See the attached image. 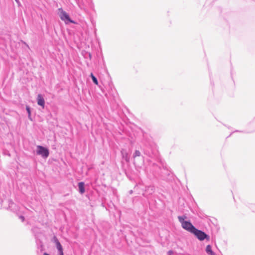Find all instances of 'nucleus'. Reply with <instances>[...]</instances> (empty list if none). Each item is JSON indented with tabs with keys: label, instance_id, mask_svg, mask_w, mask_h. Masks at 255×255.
Returning <instances> with one entry per match:
<instances>
[{
	"label": "nucleus",
	"instance_id": "obj_1",
	"mask_svg": "<svg viewBox=\"0 0 255 255\" xmlns=\"http://www.w3.org/2000/svg\"><path fill=\"white\" fill-rule=\"evenodd\" d=\"M186 217L185 216H178V219L181 224L182 227L185 230L192 233L195 230L196 228L192 224L190 221H185Z\"/></svg>",
	"mask_w": 255,
	"mask_h": 255
},
{
	"label": "nucleus",
	"instance_id": "obj_2",
	"mask_svg": "<svg viewBox=\"0 0 255 255\" xmlns=\"http://www.w3.org/2000/svg\"><path fill=\"white\" fill-rule=\"evenodd\" d=\"M134 163L136 166L141 167L144 162V157L141 155L140 152L136 150L133 154Z\"/></svg>",
	"mask_w": 255,
	"mask_h": 255
},
{
	"label": "nucleus",
	"instance_id": "obj_3",
	"mask_svg": "<svg viewBox=\"0 0 255 255\" xmlns=\"http://www.w3.org/2000/svg\"><path fill=\"white\" fill-rule=\"evenodd\" d=\"M147 162L148 164L144 167L145 172L146 174H154L158 168V165L155 163H152L150 160H148Z\"/></svg>",
	"mask_w": 255,
	"mask_h": 255
},
{
	"label": "nucleus",
	"instance_id": "obj_4",
	"mask_svg": "<svg viewBox=\"0 0 255 255\" xmlns=\"http://www.w3.org/2000/svg\"><path fill=\"white\" fill-rule=\"evenodd\" d=\"M58 11L59 16L61 19L64 21L66 24L68 23H75L74 21L70 18L69 14L66 11L63 10L62 8H58Z\"/></svg>",
	"mask_w": 255,
	"mask_h": 255
},
{
	"label": "nucleus",
	"instance_id": "obj_5",
	"mask_svg": "<svg viewBox=\"0 0 255 255\" xmlns=\"http://www.w3.org/2000/svg\"><path fill=\"white\" fill-rule=\"evenodd\" d=\"M192 234L199 240L201 241L206 240L207 241L210 240V236L206 234L204 232L195 229Z\"/></svg>",
	"mask_w": 255,
	"mask_h": 255
},
{
	"label": "nucleus",
	"instance_id": "obj_6",
	"mask_svg": "<svg viewBox=\"0 0 255 255\" xmlns=\"http://www.w3.org/2000/svg\"><path fill=\"white\" fill-rule=\"evenodd\" d=\"M37 154L41 155L43 158H47L49 156V152L47 148L41 145L37 146Z\"/></svg>",
	"mask_w": 255,
	"mask_h": 255
},
{
	"label": "nucleus",
	"instance_id": "obj_7",
	"mask_svg": "<svg viewBox=\"0 0 255 255\" xmlns=\"http://www.w3.org/2000/svg\"><path fill=\"white\" fill-rule=\"evenodd\" d=\"M37 100L38 105L41 106L42 108H44L45 105V100L42 95H38Z\"/></svg>",
	"mask_w": 255,
	"mask_h": 255
},
{
	"label": "nucleus",
	"instance_id": "obj_8",
	"mask_svg": "<svg viewBox=\"0 0 255 255\" xmlns=\"http://www.w3.org/2000/svg\"><path fill=\"white\" fill-rule=\"evenodd\" d=\"M54 242L55 243L57 249L58 251V253L62 252H63L62 246L56 237H54Z\"/></svg>",
	"mask_w": 255,
	"mask_h": 255
},
{
	"label": "nucleus",
	"instance_id": "obj_9",
	"mask_svg": "<svg viewBox=\"0 0 255 255\" xmlns=\"http://www.w3.org/2000/svg\"><path fill=\"white\" fill-rule=\"evenodd\" d=\"M31 231L35 238H38L39 237V234H41L40 229L36 227H33L31 229Z\"/></svg>",
	"mask_w": 255,
	"mask_h": 255
},
{
	"label": "nucleus",
	"instance_id": "obj_10",
	"mask_svg": "<svg viewBox=\"0 0 255 255\" xmlns=\"http://www.w3.org/2000/svg\"><path fill=\"white\" fill-rule=\"evenodd\" d=\"M90 76L92 78L93 83L95 85H97L101 89V90L103 91V92L104 93V91L103 90L102 87H101V85H100L99 84V82H98V79H97V78L94 75V74L92 73H91Z\"/></svg>",
	"mask_w": 255,
	"mask_h": 255
},
{
	"label": "nucleus",
	"instance_id": "obj_11",
	"mask_svg": "<svg viewBox=\"0 0 255 255\" xmlns=\"http://www.w3.org/2000/svg\"><path fill=\"white\" fill-rule=\"evenodd\" d=\"M121 152L123 158L126 161H128L129 157L127 150L126 149H122L121 151Z\"/></svg>",
	"mask_w": 255,
	"mask_h": 255
},
{
	"label": "nucleus",
	"instance_id": "obj_12",
	"mask_svg": "<svg viewBox=\"0 0 255 255\" xmlns=\"http://www.w3.org/2000/svg\"><path fill=\"white\" fill-rule=\"evenodd\" d=\"M154 192V187L152 185H150L146 187L145 193L148 195L152 194Z\"/></svg>",
	"mask_w": 255,
	"mask_h": 255
},
{
	"label": "nucleus",
	"instance_id": "obj_13",
	"mask_svg": "<svg viewBox=\"0 0 255 255\" xmlns=\"http://www.w3.org/2000/svg\"><path fill=\"white\" fill-rule=\"evenodd\" d=\"M79 191L81 194H83L85 191L84 183L80 182L78 183Z\"/></svg>",
	"mask_w": 255,
	"mask_h": 255
},
{
	"label": "nucleus",
	"instance_id": "obj_14",
	"mask_svg": "<svg viewBox=\"0 0 255 255\" xmlns=\"http://www.w3.org/2000/svg\"><path fill=\"white\" fill-rule=\"evenodd\" d=\"M206 252L208 255H216V254L212 251V247L211 245H207L206 248Z\"/></svg>",
	"mask_w": 255,
	"mask_h": 255
},
{
	"label": "nucleus",
	"instance_id": "obj_15",
	"mask_svg": "<svg viewBox=\"0 0 255 255\" xmlns=\"http://www.w3.org/2000/svg\"><path fill=\"white\" fill-rule=\"evenodd\" d=\"M77 4H78L79 8L82 10H85V7L83 2L80 0H76Z\"/></svg>",
	"mask_w": 255,
	"mask_h": 255
},
{
	"label": "nucleus",
	"instance_id": "obj_16",
	"mask_svg": "<svg viewBox=\"0 0 255 255\" xmlns=\"http://www.w3.org/2000/svg\"><path fill=\"white\" fill-rule=\"evenodd\" d=\"M143 151H144V153L145 155H147L149 157H151L152 153L150 151H149L148 150L143 149Z\"/></svg>",
	"mask_w": 255,
	"mask_h": 255
},
{
	"label": "nucleus",
	"instance_id": "obj_17",
	"mask_svg": "<svg viewBox=\"0 0 255 255\" xmlns=\"http://www.w3.org/2000/svg\"><path fill=\"white\" fill-rule=\"evenodd\" d=\"M26 111H27V113L28 114V118H29V119L31 120V118H30V114H31V113H30V109L29 107L26 106Z\"/></svg>",
	"mask_w": 255,
	"mask_h": 255
},
{
	"label": "nucleus",
	"instance_id": "obj_18",
	"mask_svg": "<svg viewBox=\"0 0 255 255\" xmlns=\"http://www.w3.org/2000/svg\"><path fill=\"white\" fill-rule=\"evenodd\" d=\"M19 219H21L22 222H23L24 220V217L23 216H19Z\"/></svg>",
	"mask_w": 255,
	"mask_h": 255
},
{
	"label": "nucleus",
	"instance_id": "obj_19",
	"mask_svg": "<svg viewBox=\"0 0 255 255\" xmlns=\"http://www.w3.org/2000/svg\"><path fill=\"white\" fill-rule=\"evenodd\" d=\"M88 56H89V57L90 59H91V58H92L91 54L90 53H88Z\"/></svg>",
	"mask_w": 255,
	"mask_h": 255
},
{
	"label": "nucleus",
	"instance_id": "obj_20",
	"mask_svg": "<svg viewBox=\"0 0 255 255\" xmlns=\"http://www.w3.org/2000/svg\"><path fill=\"white\" fill-rule=\"evenodd\" d=\"M173 252L172 251H169L168 252V254L169 255H171L172 254Z\"/></svg>",
	"mask_w": 255,
	"mask_h": 255
},
{
	"label": "nucleus",
	"instance_id": "obj_21",
	"mask_svg": "<svg viewBox=\"0 0 255 255\" xmlns=\"http://www.w3.org/2000/svg\"><path fill=\"white\" fill-rule=\"evenodd\" d=\"M59 255H64L63 252L59 253Z\"/></svg>",
	"mask_w": 255,
	"mask_h": 255
},
{
	"label": "nucleus",
	"instance_id": "obj_22",
	"mask_svg": "<svg viewBox=\"0 0 255 255\" xmlns=\"http://www.w3.org/2000/svg\"><path fill=\"white\" fill-rule=\"evenodd\" d=\"M43 255H49L48 254H47V253H44L43 254Z\"/></svg>",
	"mask_w": 255,
	"mask_h": 255
},
{
	"label": "nucleus",
	"instance_id": "obj_23",
	"mask_svg": "<svg viewBox=\"0 0 255 255\" xmlns=\"http://www.w3.org/2000/svg\"><path fill=\"white\" fill-rule=\"evenodd\" d=\"M15 1H16V2H17V3H19V0H15Z\"/></svg>",
	"mask_w": 255,
	"mask_h": 255
},
{
	"label": "nucleus",
	"instance_id": "obj_24",
	"mask_svg": "<svg viewBox=\"0 0 255 255\" xmlns=\"http://www.w3.org/2000/svg\"><path fill=\"white\" fill-rule=\"evenodd\" d=\"M233 132H233L231 133V134H230L229 136H231V135L233 134Z\"/></svg>",
	"mask_w": 255,
	"mask_h": 255
},
{
	"label": "nucleus",
	"instance_id": "obj_25",
	"mask_svg": "<svg viewBox=\"0 0 255 255\" xmlns=\"http://www.w3.org/2000/svg\"><path fill=\"white\" fill-rule=\"evenodd\" d=\"M239 131H239V130H236V131H235L234 132H239Z\"/></svg>",
	"mask_w": 255,
	"mask_h": 255
}]
</instances>
